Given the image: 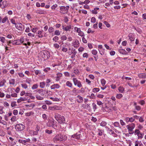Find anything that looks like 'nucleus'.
Returning a JSON list of instances; mask_svg holds the SVG:
<instances>
[{"label": "nucleus", "instance_id": "f257e3e1", "mask_svg": "<svg viewBox=\"0 0 146 146\" xmlns=\"http://www.w3.org/2000/svg\"><path fill=\"white\" fill-rule=\"evenodd\" d=\"M66 138V136L64 134H59L56 135L53 139V142L55 143H59Z\"/></svg>", "mask_w": 146, "mask_h": 146}, {"label": "nucleus", "instance_id": "f03ea898", "mask_svg": "<svg viewBox=\"0 0 146 146\" xmlns=\"http://www.w3.org/2000/svg\"><path fill=\"white\" fill-rule=\"evenodd\" d=\"M42 60H47L50 57V53L49 52L44 50L41 52L39 54Z\"/></svg>", "mask_w": 146, "mask_h": 146}, {"label": "nucleus", "instance_id": "7ed1b4c3", "mask_svg": "<svg viewBox=\"0 0 146 146\" xmlns=\"http://www.w3.org/2000/svg\"><path fill=\"white\" fill-rule=\"evenodd\" d=\"M54 117L56 120L60 124L65 123V117L62 116L58 113H56L54 115Z\"/></svg>", "mask_w": 146, "mask_h": 146}, {"label": "nucleus", "instance_id": "20e7f679", "mask_svg": "<svg viewBox=\"0 0 146 146\" xmlns=\"http://www.w3.org/2000/svg\"><path fill=\"white\" fill-rule=\"evenodd\" d=\"M25 127V126L22 124H17L15 126V129L18 131H21L23 130Z\"/></svg>", "mask_w": 146, "mask_h": 146}, {"label": "nucleus", "instance_id": "39448f33", "mask_svg": "<svg viewBox=\"0 0 146 146\" xmlns=\"http://www.w3.org/2000/svg\"><path fill=\"white\" fill-rule=\"evenodd\" d=\"M73 80L75 86H77L79 88L82 87V85L81 82L78 81L76 78H73Z\"/></svg>", "mask_w": 146, "mask_h": 146}, {"label": "nucleus", "instance_id": "423d86ee", "mask_svg": "<svg viewBox=\"0 0 146 146\" xmlns=\"http://www.w3.org/2000/svg\"><path fill=\"white\" fill-rule=\"evenodd\" d=\"M135 127V125L134 123H132L131 125H128L126 127L128 129V131L130 134H133V132L131 133H130V132L133 131Z\"/></svg>", "mask_w": 146, "mask_h": 146}, {"label": "nucleus", "instance_id": "0eeeda50", "mask_svg": "<svg viewBox=\"0 0 146 146\" xmlns=\"http://www.w3.org/2000/svg\"><path fill=\"white\" fill-rule=\"evenodd\" d=\"M81 135L80 134H78V133L74 134L71 136V138L74 139H79L81 137Z\"/></svg>", "mask_w": 146, "mask_h": 146}, {"label": "nucleus", "instance_id": "6e6552de", "mask_svg": "<svg viewBox=\"0 0 146 146\" xmlns=\"http://www.w3.org/2000/svg\"><path fill=\"white\" fill-rule=\"evenodd\" d=\"M22 25L21 23H18L15 25L16 28L19 31L23 30Z\"/></svg>", "mask_w": 146, "mask_h": 146}, {"label": "nucleus", "instance_id": "1a4fd4ad", "mask_svg": "<svg viewBox=\"0 0 146 146\" xmlns=\"http://www.w3.org/2000/svg\"><path fill=\"white\" fill-rule=\"evenodd\" d=\"M135 120V119L133 117L129 118L127 117L124 120L127 123L130 122H133Z\"/></svg>", "mask_w": 146, "mask_h": 146}, {"label": "nucleus", "instance_id": "9d476101", "mask_svg": "<svg viewBox=\"0 0 146 146\" xmlns=\"http://www.w3.org/2000/svg\"><path fill=\"white\" fill-rule=\"evenodd\" d=\"M6 21H7L8 22H9L7 17H5L2 19L1 17H0V22H2L3 23H5Z\"/></svg>", "mask_w": 146, "mask_h": 146}, {"label": "nucleus", "instance_id": "9b49d317", "mask_svg": "<svg viewBox=\"0 0 146 146\" xmlns=\"http://www.w3.org/2000/svg\"><path fill=\"white\" fill-rule=\"evenodd\" d=\"M69 8V6L68 5L66 6V7L64 6H61L60 7V10H63L67 11L66 12H67Z\"/></svg>", "mask_w": 146, "mask_h": 146}, {"label": "nucleus", "instance_id": "f8f14e48", "mask_svg": "<svg viewBox=\"0 0 146 146\" xmlns=\"http://www.w3.org/2000/svg\"><path fill=\"white\" fill-rule=\"evenodd\" d=\"M118 51L120 53L126 55L128 54V53L124 49H119Z\"/></svg>", "mask_w": 146, "mask_h": 146}, {"label": "nucleus", "instance_id": "ddd939ff", "mask_svg": "<svg viewBox=\"0 0 146 146\" xmlns=\"http://www.w3.org/2000/svg\"><path fill=\"white\" fill-rule=\"evenodd\" d=\"M1 6H0L2 9L4 8L7 6V1H4L1 2Z\"/></svg>", "mask_w": 146, "mask_h": 146}, {"label": "nucleus", "instance_id": "4468645a", "mask_svg": "<svg viewBox=\"0 0 146 146\" xmlns=\"http://www.w3.org/2000/svg\"><path fill=\"white\" fill-rule=\"evenodd\" d=\"M60 87V85L57 84H54L51 86L50 87L51 89H54L55 88L58 89Z\"/></svg>", "mask_w": 146, "mask_h": 146}, {"label": "nucleus", "instance_id": "2eb2a0df", "mask_svg": "<svg viewBox=\"0 0 146 146\" xmlns=\"http://www.w3.org/2000/svg\"><path fill=\"white\" fill-rule=\"evenodd\" d=\"M80 43L78 40H76L74 42L73 46L75 47H78Z\"/></svg>", "mask_w": 146, "mask_h": 146}, {"label": "nucleus", "instance_id": "dca6fc26", "mask_svg": "<svg viewBox=\"0 0 146 146\" xmlns=\"http://www.w3.org/2000/svg\"><path fill=\"white\" fill-rule=\"evenodd\" d=\"M55 123V121L53 119L50 120L48 122L47 125L49 126L50 125H52Z\"/></svg>", "mask_w": 146, "mask_h": 146}, {"label": "nucleus", "instance_id": "f3484780", "mask_svg": "<svg viewBox=\"0 0 146 146\" xmlns=\"http://www.w3.org/2000/svg\"><path fill=\"white\" fill-rule=\"evenodd\" d=\"M27 100V99L25 98L21 97L19 99L17 100V102L18 103L21 102L25 101Z\"/></svg>", "mask_w": 146, "mask_h": 146}, {"label": "nucleus", "instance_id": "a211bd4d", "mask_svg": "<svg viewBox=\"0 0 146 146\" xmlns=\"http://www.w3.org/2000/svg\"><path fill=\"white\" fill-rule=\"evenodd\" d=\"M138 76L140 78H146V74H140L138 75Z\"/></svg>", "mask_w": 146, "mask_h": 146}, {"label": "nucleus", "instance_id": "6ab92c4d", "mask_svg": "<svg viewBox=\"0 0 146 146\" xmlns=\"http://www.w3.org/2000/svg\"><path fill=\"white\" fill-rule=\"evenodd\" d=\"M45 133L50 135L52 133V130L46 129L45 131Z\"/></svg>", "mask_w": 146, "mask_h": 146}, {"label": "nucleus", "instance_id": "aec40b11", "mask_svg": "<svg viewBox=\"0 0 146 146\" xmlns=\"http://www.w3.org/2000/svg\"><path fill=\"white\" fill-rule=\"evenodd\" d=\"M37 92L40 94L41 96H43L44 95V94L43 93V91L42 89H39L38 90Z\"/></svg>", "mask_w": 146, "mask_h": 146}, {"label": "nucleus", "instance_id": "412c9836", "mask_svg": "<svg viewBox=\"0 0 146 146\" xmlns=\"http://www.w3.org/2000/svg\"><path fill=\"white\" fill-rule=\"evenodd\" d=\"M43 31H39L38 32V36L39 38H42L43 36V35H42V33Z\"/></svg>", "mask_w": 146, "mask_h": 146}, {"label": "nucleus", "instance_id": "4be33fe9", "mask_svg": "<svg viewBox=\"0 0 146 146\" xmlns=\"http://www.w3.org/2000/svg\"><path fill=\"white\" fill-rule=\"evenodd\" d=\"M71 29V26L70 25L69 26H67L64 28V30L67 31H70V29Z\"/></svg>", "mask_w": 146, "mask_h": 146}, {"label": "nucleus", "instance_id": "5701e85b", "mask_svg": "<svg viewBox=\"0 0 146 146\" xmlns=\"http://www.w3.org/2000/svg\"><path fill=\"white\" fill-rule=\"evenodd\" d=\"M77 53V52L76 51H74V52H72V55L71 56L72 58H74L75 57V55Z\"/></svg>", "mask_w": 146, "mask_h": 146}, {"label": "nucleus", "instance_id": "b1692460", "mask_svg": "<svg viewBox=\"0 0 146 146\" xmlns=\"http://www.w3.org/2000/svg\"><path fill=\"white\" fill-rule=\"evenodd\" d=\"M118 90L120 92L122 93L124 91V88L123 87L120 86L119 87Z\"/></svg>", "mask_w": 146, "mask_h": 146}, {"label": "nucleus", "instance_id": "393cba45", "mask_svg": "<svg viewBox=\"0 0 146 146\" xmlns=\"http://www.w3.org/2000/svg\"><path fill=\"white\" fill-rule=\"evenodd\" d=\"M19 142L20 143H22V144H26V141L25 139L23 140L20 139L19 140Z\"/></svg>", "mask_w": 146, "mask_h": 146}, {"label": "nucleus", "instance_id": "a878e982", "mask_svg": "<svg viewBox=\"0 0 146 146\" xmlns=\"http://www.w3.org/2000/svg\"><path fill=\"white\" fill-rule=\"evenodd\" d=\"M137 134L138 136V138H142L143 137L142 134L140 133V131L137 133Z\"/></svg>", "mask_w": 146, "mask_h": 146}, {"label": "nucleus", "instance_id": "bb28decb", "mask_svg": "<svg viewBox=\"0 0 146 146\" xmlns=\"http://www.w3.org/2000/svg\"><path fill=\"white\" fill-rule=\"evenodd\" d=\"M66 85L67 86L70 87H72V83L68 81L66 82Z\"/></svg>", "mask_w": 146, "mask_h": 146}, {"label": "nucleus", "instance_id": "cd10ccee", "mask_svg": "<svg viewBox=\"0 0 146 146\" xmlns=\"http://www.w3.org/2000/svg\"><path fill=\"white\" fill-rule=\"evenodd\" d=\"M99 51L100 54L102 55L104 54L105 53V49H101L99 50Z\"/></svg>", "mask_w": 146, "mask_h": 146}, {"label": "nucleus", "instance_id": "c85d7f7f", "mask_svg": "<svg viewBox=\"0 0 146 146\" xmlns=\"http://www.w3.org/2000/svg\"><path fill=\"white\" fill-rule=\"evenodd\" d=\"M45 85V82H41L40 83V87L42 88H43L44 87Z\"/></svg>", "mask_w": 146, "mask_h": 146}, {"label": "nucleus", "instance_id": "c756f323", "mask_svg": "<svg viewBox=\"0 0 146 146\" xmlns=\"http://www.w3.org/2000/svg\"><path fill=\"white\" fill-rule=\"evenodd\" d=\"M50 98L52 100L54 101L58 102L59 101V99L57 98H54L52 97H50Z\"/></svg>", "mask_w": 146, "mask_h": 146}, {"label": "nucleus", "instance_id": "7c9ffc66", "mask_svg": "<svg viewBox=\"0 0 146 146\" xmlns=\"http://www.w3.org/2000/svg\"><path fill=\"white\" fill-rule=\"evenodd\" d=\"M36 98L39 100H42L43 99V98L38 95H36Z\"/></svg>", "mask_w": 146, "mask_h": 146}, {"label": "nucleus", "instance_id": "2f4dec72", "mask_svg": "<svg viewBox=\"0 0 146 146\" xmlns=\"http://www.w3.org/2000/svg\"><path fill=\"white\" fill-rule=\"evenodd\" d=\"M48 32L50 33H51L52 32H53L54 31V28L52 27H50L49 28L48 30Z\"/></svg>", "mask_w": 146, "mask_h": 146}, {"label": "nucleus", "instance_id": "473e14b6", "mask_svg": "<svg viewBox=\"0 0 146 146\" xmlns=\"http://www.w3.org/2000/svg\"><path fill=\"white\" fill-rule=\"evenodd\" d=\"M6 82V81L4 80L0 82V87L3 86L5 85V83Z\"/></svg>", "mask_w": 146, "mask_h": 146}, {"label": "nucleus", "instance_id": "72a5a7b5", "mask_svg": "<svg viewBox=\"0 0 146 146\" xmlns=\"http://www.w3.org/2000/svg\"><path fill=\"white\" fill-rule=\"evenodd\" d=\"M60 39L62 40H66L67 38L66 36L63 35L61 37Z\"/></svg>", "mask_w": 146, "mask_h": 146}, {"label": "nucleus", "instance_id": "f704fd0d", "mask_svg": "<svg viewBox=\"0 0 146 146\" xmlns=\"http://www.w3.org/2000/svg\"><path fill=\"white\" fill-rule=\"evenodd\" d=\"M53 40L55 42H57V41L58 40L59 38L57 36H55L53 38Z\"/></svg>", "mask_w": 146, "mask_h": 146}, {"label": "nucleus", "instance_id": "c9c22d12", "mask_svg": "<svg viewBox=\"0 0 146 146\" xmlns=\"http://www.w3.org/2000/svg\"><path fill=\"white\" fill-rule=\"evenodd\" d=\"M128 36L129 37V38L130 39V40L131 42L134 41L135 40V38L133 37V36L131 35L130 36V35H129Z\"/></svg>", "mask_w": 146, "mask_h": 146}, {"label": "nucleus", "instance_id": "e433bc0d", "mask_svg": "<svg viewBox=\"0 0 146 146\" xmlns=\"http://www.w3.org/2000/svg\"><path fill=\"white\" fill-rule=\"evenodd\" d=\"M100 90L99 88H94L93 89V92H98Z\"/></svg>", "mask_w": 146, "mask_h": 146}, {"label": "nucleus", "instance_id": "4c0bfd02", "mask_svg": "<svg viewBox=\"0 0 146 146\" xmlns=\"http://www.w3.org/2000/svg\"><path fill=\"white\" fill-rule=\"evenodd\" d=\"M60 32L59 30H56L54 32V35H60Z\"/></svg>", "mask_w": 146, "mask_h": 146}, {"label": "nucleus", "instance_id": "58836bf2", "mask_svg": "<svg viewBox=\"0 0 146 146\" xmlns=\"http://www.w3.org/2000/svg\"><path fill=\"white\" fill-rule=\"evenodd\" d=\"M57 6H58L56 4H55L53 5H52L51 7V9L53 10H55L56 8L57 7Z\"/></svg>", "mask_w": 146, "mask_h": 146}, {"label": "nucleus", "instance_id": "ea45409f", "mask_svg": "<svg viewBox=\"0 0 146 146\" xmlns=\"http://www.w3.org/2000/svg\"><path fill=\"white\" fill-rule=\"evenodd\" d=\"M107 124V123L105 121H102L100 123V125L103 126H105Z\"/></svg>", "mask_w": 146, "mask_h": 146}, {"label": "nucleus", "instance_id": "a19ab883", "mask_svg": "<svg viewBox=\"0 0 146 146\" xmlns=\"http://www.w3.org/2000/svg\"><path fill=\"white\" fill-rule=\"evenodd\" d=\"M11 120L13 121L14 122L15 121H16V117L15 116H13L11 119Z\"/></svg>", "mask_w": 146, "mask_h": 146}, {"label": "nucleus", "instance_id": "79ce46f5", "mask_svg": "<svg viewBox=\"0 0 146 146\" xmlns=\"http://www.w3.org/2000/svg\"><path fill=\"white\" fill-rule=\"evenodd\" d=\"M15 80L14 79H12L9 81V83L10 84L13 85L15 84Z\"/></svg>", "mask_w": 146, "mask_h": 146}, {"label": "nucleus", "instance_id": "37998d69", "mask_svg": "<svg viewBox=\"0 0 146 146\" xmlns=\"http://www.w3.org/2000/svg\"><path fill=\"white\" fill-rule=\"evenodd\" d=\"M40 129V127H39L37 125L36 126L35 129V130L36 132H37V133H38V132L39 131Z\"/></svg>", "mask_w": 146, "mask_h": 146}, {"label": "nucleus", "instance_id": "c03bdc74", "mask_svg": "<svg viewBox=\"0 0 146 146\" xmlns=\"http://www.w3.org/2000/svg\"><path fill=\"white\" fill-rule=\"evenodd\" d=\"M123 96V95L121 94H118L116 96V98L118 99H120Z\"/></svg>", "mask_w": 146, "mask_h": 146}, {"label": "nucleus", "instance_id": "a18cd8bd", "mask_svg": "<svg viewBox=\"0 0 146 146\" xmlns=\"http://www.w3.org/2000/svg\"><path fill=\"white\" fill-rule=\"evenodd\" d=\"M38 86L37 84H35L33 85L32 87V89L34 90L38 88Z\"/></svg>", "mask_w": 146, "mask_h": 146}, {"label": "nucleus", "instance_id": "49530a36", "mask_svg": "<svg viewBox=\"0 0 146 146\" xmlns=\"http://www.w3.org/2000/svg\"><path fill=\"white\" fill-rule=\"evenodd\" d=\"M11 106L12 107H14L16 106H17V104H16V102H11Z\"/></svg>", "mask_w": 146, "mask_h": 146}, {"label": "nucleus", "instance_id": "de8ad7c7", "mask_svg": "<svg viewBox=\"0 0 146 146\" xmlns=\"http://www.w3.org/2000/svg\"><path fill=\"white\" fill-rule=\"evenodd\" d=\"M36 13H39V14H44V11H40L39 10H37L36 11Z\"/></svg>", "mask_w": 146, "mask_h": 146}, {"label": "nucleus", "instance_id": "09e8293b", "mask_svg": "<svg viewBox=\"0 0 146 146\" xmlns=\"http://www.w3.org/2000/svg\"><path fill=\"white\" fill-rule=\"evenodd\" d=\"M114 125L116 127H118L119 126V124L118 122H115L114 123Z\"/></svg>", "mask_w": 146, "mask_h": 146}, {"label": "nucleus", "instance_id": "8fccbe9b", "mask_svg": "<svg viewBox=\"0 0 146 146\" xmlns=\"http://www.w3.org/2000/svg\"><path fill=\"white\" fill-rule=\"evenodd\" d=\"M92 106H93V109L95 110L97 109L96 105V104L94 103H93L92 104Z\"/></svg>", "mask_w": 146, "mask_h": 146}, {"label": "nucleus", "instance_id": "3c124183", "mask_svg": "<svg viewBox=\"0 0 146 146\" xmlns=\"http://www.w3.org/2000/svg\"><path fill=\"white\" fill-rule=\"evenodd\" d=\"M33 114V112L32 111H30L29 112L27 113H26V115L27 116H29Z\"/></svg>", "mask_w": 146, "mask_h": 146}, {"label": "nucleus", "instance_id": "603ef678", "mask_svg": "<svg viewBox=\"0 0 146 146\" xmlns=\"http://www.w3.org/2000/svg\"><path fill=\"white\" fill-rule=\"evenodd\" d=\"M35 74L36 75H37L39 74H40L41 73L40 71L38 70H35Z\"/></svg>", "mask_w": 146, "mask_h": 146}, {"label": "nucleus", "instance_id": "864d4df0", "mask_svg": "<svg viewBox=\"0 0 146 146\" xmlns=\"http://www.w3.org/2000/svg\"><path fill=\"white\" fill-rule=\"evenodd\" d=\"M88 53H85L83 54V58H88Z\"/></svg>", "mask_w": 146, "mask_h": 146}, {"label": "nucleus", "instance_id": "5fc2aeb1", "mask_svg": "<svg viewBox=\"0 0 146 146\" xmlns=\"http://www.w3.org/2000/svg\"><path fill=\"white\" fill-rule=\"evenodd\" d=\"M101 84H102L103 86H104L106 82V81L104 79H102L101 80Z\"/></svg>", "mask_w": 146, "mask_h": 146}, {"label": "nucleus", "instance_id": "6e6d98bb", "mask_svg": "<svg viewBox=\"0 0 146 146\" xmlns=\"http://www.w3.org/2000/svg\"><path fill=\"white\" fill-rule=\"evenodd\" d=\"M38 29V28H34L33 29L32 31L33 33H35L36 32Z\"/></svg>", "mask_w": 146, "mask_h": 146}, {"label": "nucleus", "instance_id": "4d7b16f0", "mask_svg": "<svg viewBox=\"0 0 146 146\" xmlns=\"http://www.w3.org/2000/svg\"><path fill=\"white\" fill-rule=\"evenodd\" d=\"M21 85L23 88L26 89L27 88V86L26 84H21Z\"/></svg>", "mask_w": 146, "mask_h": 146}, {"label": "nucleus", "instance_id": "13d9d810", "mask_svg": "<svg viewBox=\"0 0 146 146\" xmlns=\"http://www.w3.org/2000/svg\"><path fill=\"white\" fill-rule=\"evenodd\" d=\"M104 23L105 24L106 26L107 27H110V24L107 21H104Z\"/></svg>", "mask_w": 146, "mask_h": 146}, {"label": "nucleus", "instance_id": "bf43d9fd", "mask_svg": "<svg viewBox=\"0 0 146 146\" xmlns=\"http://www.w3.org/2000/svg\"><path fill=\"white\" fill-rule=\"evenodd\" d=\"M68 50V49L67 48H65L63 46V48L62 50L63 51V52H66Z\"/></svg>", "mask_w": 146, "mask_h": 146}, {"label": "nucleus", "instance_id": "052dcab7", "mask_svg": "<svg viewBox=\"0 0 146 146\" xmlns=\"http://www.w3.org/2000/svg\"><path fill=\"white\" fill-rule=\"evenodd\" d=\"M0 41L3 43H4L5 40V38L4 37H1L0 38Z\"/></svg>", "mask_w": 146, "mask_h": 146}, {"label": "nucleus", "instance_id": "680f3d73", "mask_svg": "<svg viewBox=\"0 0 146 146\" xmlns=\"http://www.w3.org/2000/svg\"><path fill=\"white\" fill-rule=\"evenodd\" d=\"M98 130L99 131V132L98 133V135L99 136H101L102 134V130L99 129H98Z\"/></svg>", "mask_w": 146, "mask_h": 146}, {"label": "nucleus", "instance_id": "e2e57ef3", "mask_svg": "<svg viewBox=\"0 0 146 146\" xmlns=\"http://www.w3.org/2000/svg\"><path fill=\"white\" fill-rule=\"evenodd\" d=\"M77 29V30L76 31L78 33H80L81 32V30L80 28H78L77 27H76L74 28V29Z\"/></svg>", "mask_w": 146, "mask_h": 146}, {"label": "nucleus", "instance_id": "0e129e2a", "mask_svg": "<svg viewBox=\"0 0 146 146\" xmlns=\"http://www.w3.org/2000/svg\"><path fill=\"white\" fill-rule=\"evenodd\" d=\"M97 53V51L95 50H94L92 51V53L94 55H95Z\"/></svg>", "mask_w": 146, "mask_h": 146}, {"label": "nucleus", "instance_id": "69168bd1", "mask_svg": "<svg viewBox=\"0 0 146 146\" xmlns=\"http://www.w3.org/2000/svg\"><path fill=\"white\" fill-rule=\"evenodd\" d=\"M96 19L94 17H92L91 20V22L92 23H94L96 22Z\"/></svg>", "mask_w": 146, "mask_h": 146}, {"label": "nucleus", "instance_id": "338daca9", "mask_svg": "<svg viewBox=\"0 0 146 146\" xmlns=\"http://www.w3.org/2000/svg\"><path fill=\"white\" fill-rule=\"evenodd\" d=\"M42 118L44 120H45L47 119L46 115L45 114H43L42 115Z\"/></svg>", "mask_w": 146, "mask_h": 146}, {"label": "nucleus", "instance_id": "774afa93", "mask_svg": "<svg viewBox=\"0 0 146 146\" xmlns=\"http://www.w3.org/2000/svg\"><path fill=\"white\" fill-rule=\"evenodd\" d=\"M18 113V111L17 110H15L13 111V113L15 115H16Z\"/></svg>", "mask_w": 146, "mask_h": 146}]
</instances>
